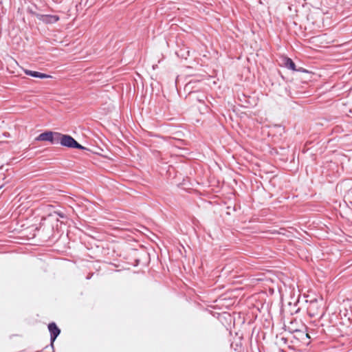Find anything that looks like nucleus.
Listing matches in <instances>:
<instances>
[{
  "mask_svg": "<svg viewBox=\"0 0 352 352\" xmlns=\"http://www.w3.org/2000/svg\"><path fill=\"white\" fill-rule=\"evenodd\" d=\"M307 311L311 318H316L317 316L322 318L324 314V308L322 307V302L316 299L309 302Z\"/></svg>",
  "mask_w": 352,
  "mask_h": 352,
  "instance_id": "nucleus-2",
  "label": "nucleus"
},
{
  "mask_svg": "<svg viewBox=\"0 0 352 352\" xmlns=\"http://www.w3.org/2000/svg\"><path fill=\"white\" fill-rule=\"evenodd\" d=\"M55 213H56L61 218H64L65 217V214L63 213H62V212H55Z\"/></svg>",
  "mask_w": 352,
  "mask_h": 352,
  "instance_id": "nucleus-11",
  "label": "nucleus"
},
{
  "mask_svg": "<svg viewBox=\"0 0 352 352\" xmlns=\"http://www.w3.org/2000/svg\"><path fill=\"white\" fill-rule=\"evenodd\" d=\"M305 336H306L307 338H309V334H308V333H306V334H305Z\"/></svg>",
  "mask_w": 352,
  "mask_h": 352,
  "instance_id": "nucleus-13",
  "label": "nucleus"
},
{
  "mask_svg": "<svg viewBox=\"0 0 352 352\" xmlns=\"http://www.w3.org/2000/svg\"><path fill=\"white\" fill-rule=\"evenodd\" d=\"M204 98L205 96L204 95H201V97H196L197 100L199 102H204Z\"/></svg>",
  "mask_w": 352,
  "mask_h": 352,
  "instance_id": "nucleus-9",
  "label": "nucleus"
},
{
  "mask_svg": "<svg viewBox=\"0 0 352 352\" xmlns=\"http://www.w3.org/2000/svg\"><path fill=\"white\" fill-rule=\"evenodd\" d=\"M193 95H194V93H192V92H190V93L189 94V96H194Z\"/></svg>",
  "mask_w": 352,
  "mask_h": 352,
  "instance_id": "nucleus-12",
  "label": "nucleus"
},
{
  "mask_svg": "<svg viewBox=\"0 0 352 352\" xmlns=\"http://www.w3.org/2000/svg\"><path fill=\"white\" fill-rule=\"evenodd\" d=\"M281 65L289 69L293 70V71H300V69H297L296 68V65H295L294 62L290 58H288V57H284L282 59Z\"/></svg>",
  "mask_w": 352,
  "mask_h": 352,
  "instance_id": "nucleus-6",
  "label": "nucleus"
},
{
  "mask_svg": "<svg viewBox=\"0 0 352 352\" xmlns=\"http://www.w3.org/2000/svg\"><path fill=\"white\" fill-rule=\"evenodd\" d=\"M36 18L45 23H54L59 20V16L57 15L51 14H38Z\"/></svg>",
  "mask_w": 352,
  "mask_h": 352,
  "instance_id": "nucleus-5",
  "label": "nucleus"
},
{
  "mask_svg": "<svg viewBox=\"0 0 352 352\" xmlns=\"http://www.w3.org/2000/svg\"><path fill=\"white\" fill-rule=\"evenodd\" d=\"M48 330L50 333V345L52 349H54V342L57 337L60 333V329L58 327L56 324L54 322L48 324Z\"/></svg>",
  "mask_w": 352,
  "mask_h": 352,
  "instance_id": "nucleus-4",
  "label": "nucleus"
},
{
  "mask_svg": "<svg viewBox=\"0 0 352 352\" xmlns=\"http://www.w3.org/2000/svg\"><path fill=\"white\" fill-rule=\"evenodd\" d=\"M56 134H59L58 132L46 131L41 133L36 138V141H48L52 144H58V136Z\"/></svg>",
  "mask_w": 352,
  "mask_h": 352,
  "instance_id": "nucleus-3",
  "label": "nucleus"
},
{
  "mask_svg": "<svg viewBox=\"0 0 352 352\" xmlns=\"http://www.w3.org/2000/svg\"><path fill=\"white\" fill-rule=\"evenodd\" d=\"M289 331L291 333H296L297 332V333H301L302 335L304 334L303 332H301L300 331H299V330H298L296 329H292L291 327H289Z\"/></svg>",
  "mask_w": 352,
  "mask_h": 352,
  "instance_id": "nucleus-8",
  "label": "nucleus"
},
{
  "mask_svg": "<svg viewBox=\"0 0 352 352\" xmlns=\"http://www.w3.org/2000/svg\"><path fill=\"white\" fill-rule=\"evenodd\" d=\"M28 12H29L31 14H32V15L35 16L36 17V15L39 14L38 13H36V12L33 11V10H31V9H28Z\"/></svg>",
  "mask_w": 352,
  "mask_h": 352,
  "instance_id": "nucleus-10",
  "label": "nucleus"
},
{
  "mask_svg": "<svg viewBox=\"0 0 352 352\" xmlns=\"http://www.w3.org/2000/svg\"><path fill=\"white\" fill-rule=\"evenodd\" d=\"M56 135L58 137V143H60L63 146L80 150H87L85 146L78 143L75 139L69 135L59 133V134H56Z\"/></svg>",
  "mask_w": 352,
  "mask_h": 352,
  "instance_id": "nucleus-1",
  "label": "nucleus"
},
{
  "mask_svg": "<svg viewBox=\"0 0 352 352\" xmlns=\"http://www.w3.org/2000/svg\"><path fill=\"white\" fill-rule=\"evenodd\" d=\"M25 74L29 75L32 77H34V78H47L51 77L50 75H47V74H45L43 73H41V72H35V71L28 70V69H26L25 71Z\"/></svg>",
  "mask_w": 352,
  "mask_h": 352,
  "instance_id": "nucleus-7",
  "label": "nucleus"
}]
</instances>
